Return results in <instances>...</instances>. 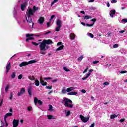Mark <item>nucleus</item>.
I'll return each mask as SVG.
<instances>
[{
	"label": "nucleus",
	"instance_id": "obj_1",
	"mask_svg": "<svg viewBox=\"0 0 127 127\" xmlns=\"http://www.w3.org/2000/svg\"><path fill=\"white\" fill-rule=\"evenodd\" d=\"M39 48H40V53L43 55H45L46 53L44 51H46L48 48H49V46H46L53 44V42L51 39H44L42 42L39 43Z\"/></svg>",
	"mask_w": 127,
	"mask_h": 127
},
{
	"label": "nucleus",
	"instance_id": "obj_2",
	"mask_svg": "<svg viewBox=\"0 0 127 127\" xmlns=\"http://www.w3.org/2000/svg\"><path fill=\"white\" fill-rule=\"evenodd\" d=\"M36 62H37V61L35 60H32L28 62H23L19 64V67H20V68L25 67V66H27V65H29V64H32Z\"/></svg>",
	"mask_w": 127,
	"mask_h": 127
},
{
	"label": "nucleus",
	"instance_id": "obj_3",
	"mask_svg": "<svg viewBox=\"0 0 127 127\" xmlns=\"http://www.w3.org/2000/svg\"><path fill=\"white\" fill-rule=\"evenodd\" d=\"M26 19L28 23H32L31 28H33V25H34V23L32 22V18H31V16L27 17V16H26Z\"/></svg>",
	"mask_w": 127,
	"mask_h": 127
},
{
	"label": "nucleus",
	"instance_id": "obj_4",
	"mask_svg": "<svg viewBox=\"0 0 127 127\" xmlns=\"http://www.w3.org/2000/svg\"><path fill=\"white\" fill-rule=\"evenodd\" d=\"M80 118L81 120V121L83 122V123H87V122L88 121V120H90V117H84V116L82 115H80Z\"/></svg>",
	"mask_w": 127,
	"mask_h": 127
},
{
	"label": "nucleus",
	"instance_id": "obj_5",
	"mask_svg": "<svg viewBox=\"0 0 127 127\" xmlns=\"http://www.w3.org/2000/svg\"><path fill=\"white\" fill-rule=\"evenodd\" d=\"M34 102L36 106V105H37V103L39 105H40V106H41L42 105V101L40 100H38V99H37V97H34Z\"/></svg>",
	"mask_w": 127,
	"mask_h": 127
},
{
	"label": "nucleus",
	"instance_id": "obj_6",
	"mask_svg": "<svg viewBox=\"0 0 127 127\" xmlns=\"http://www.w3.org/2000/svg\"><path fill=\"white\" fill-rule=\"evenodd\" d=\"M10 69H11V63H9L7 66H6V74L7 75L8 74V72L10 71Z\"/></svg>",
	"mask_w": 127,
	"mask_h": 127
},
{
	"label": "nucleus",
	"instance_id": "obj_7",
	"mask_svg": "<svg viewBox=\"0 0 127 127\" xmlns=\"http://www.w3.org/2000/svg\"><path fill=\"white\" fill-rule=\"evenodd\" d=\"M31 15H33V11L32 9H29L28 11L26 12V16L27 17H30Z\"/></svg>",
	"mask_w": 127,
	"mask_h": 127
},
{
	"label": "nucleus",
	"instance_id": "obj_8",
	"mask_svg": "<svg viewBox=\"0 0 127 127\" xmlns=\"http://www.w3.org/2000/svg\"><path fill=\"white\" fill-rule=\"evenodd\" d=\"M18 123H19V120L14 119L13 120V127H18Z\"/></svg>",
	"mask_w": 127,
	"mask_h": 127
},
{
	"label": "nucleus",
	"instance_id": "obj_9",
	"mask_svg": "<svg viewBox=\"0 0 127 127\" xmlns=\"http://www.w3.org/2000/svg\"><path fill=\"white\" fill-rule=\"evenodd\" d=\"M69 103L72 104V103H73V101H72L71 99L69 98H65L64 99V106H66V105H68Z\"/></svg>",
	"mask_w": 127,
	"mask_h": 127
},
{
	"label": "nucleus",
	"instance_id": "obj_10",
	"mask_svg": "<svg viewBox=\"0 0 127 127\" xmlns=\"http://www.w3.org/2000/svg\"><path fill=\"white\" fill-rule=\"evenodd\" d=\"M25 93V89L24 88H22L20 90V92H18L17 96L20 97L21 95H23Z\"/></svg>",
	"mask_w": 127,
	"mask_h": 127
},
{
	"label": "nucleus",
	"instance_id": "obj_11",
	"mask_svg": "<svg viewBox=\"0 0 127 127\" xmlns=\"http://www.w3.org/2000/svg\"><path fill=\"white\" fill-rule=\"evenodd\" d=\"M27 5V3L26 2H24L23 4H21V9L22 11H24L25 8H26V6Z\"/></svg>",
	"mask_w": 127,
	"mask_h": 127
},
{
	"label": "nucleus",
	"instance_id": "obj_12",
	"mask_svg": "<svg viewBox=\"0 0 127 127\" xmlns=\"http://www.w3.org/2000/svg\"><path fill=\"white\" fill-rule=\"evenodd\" d=\"M28 93L30 97H31L32 96V87L31 86H29L28 87Z\"/></svg>",
	"mask_w": 127,
	"mask_h": 127
},
{
	"label": "nucleus",
	"instance_id": "obj_13",
	"mask_svg": "<svg viewBox=\"0 0 127 127\" xmlns=\"http://www.w3.org/2000/svg\"><path fill=\"white\" fill-rule=\"evenodd\" d=\"M38 22L40 24H43V22H44V17H40L39 18Z\"/></svg>",
	"mask_w": 127,
	"mask_h": 127
},
{
	"label": "nucleus",
	"instance_id": "obj_14",
	"mask_svg": "<svg viewBox=\"0 0 127 127\" xmlns=\"http://www.w3.org/2000/svg\"><path fill=\"white\" fill-rule=\"evenodd\" d=\"M76 37V35H75V33H72L70 34V39L71 40H74Z\"/></svg>",
	"mask_w": 127,
	"mask_h": 127
},
{
	"label": "nucleus",
	"instance_id": "obj_15",
	"mask_svg": "<svg viewBox=\"0 0 127 127\" xmlns=\"http://www.w3.org/2000/svg\"><path fill=\"white\" fill-rule=\"evenodd\" d=\"M63 48H64V45H62L60 46L59 47H58V48H57L56 49V51H59L60 50H62V49H63Z\"/></svg>",
	"mask_w": 127,
	"mask_h": 127
},
{
	"label": "nucleus",
	"instance_id": "obj_16",
	"mask_svg": "<svg viewBox=\"0 0 127 127\" xmlns=\"http://www.w3.org/2000/svg\"><path fill=\"white\" fill-rule=\"evenodd\" d=\"M56 24L57 26H61V20L58 19L57 20Z\"/></svg>",
	"mask_w": 127,
	"mask_h": 127
},
{
	"label": "nucleus",
	"instance_id": "obj_17",
	"mask_svg": "<svg viewBox=\"0 0 127 127\" xmlns=\"http://www.w3.org/2000/svg\"><path fill=\"white\" fill-rule=\"evenodd\" d=\"M73 90H74V87H69L67 88L66 92H67L68 93H69V92H71V91H73Z\"/></svg>",
	"mask_w": 127,
	"mask_h": 127
},
{
	"label": "nucleus",
	"instance_id": "obj_18",
	"mask_svg": "<svg viewBox=\"0 0 127 127\" xmlns=\"http://www.w3.org/2000/svg\"><path fill=\"white\" fill-rule=\"evenodd\" d=\"M11 116H12V113L8 112L5 115L4 117L7 118V117H11Z\"/></svg>",
	"mask_w": 127,
	"mask_h": 127
},
{
	"label": "nucleus",
	"instance_id": "obj_19",
	"mask_svg": "<svg viewBox=\"0 0 127 127\" xmlns=\"http://www.w3.org/2000/svg\"><path fill=\"white\" fill-rule=\"evenodd\" d=\"M34 38L32 37H28V38H27L26 39V42H28V41H29V40H34Z\"/></svg>",
	"mask_w": 127,
	"mask_h": 127
},
{
	"label": "nucleus",
	"instance_id": "obj_20",
	"mask_svg": "<svg viewBox=\"0 0 127 127\" xmlns=\"http://www.w3.org/2000/svg\"><path fill=\"white\" fill-rule=\"evenodd\" d=\"M28 79L31 81H35V78H34V76H30L28 77Z\"/></svg>",
	"mask_w": 127,
	"mask_h": 127
},
{
	"label": "nucleus",
	"instance_id": "obj_21",
	"mask_svg": "<svg viewBox=\"0 0 127 127\" xmlns=\"http://www.w3.org/2000/svg\"><path fill=\"white\" fill-rule=\"evenodd\" d=\"M68 95H78V92H69L68 93Z\"/></svg>",
	"mask_w": 127,
	"mask_h": 127
},
{
	"label": "nucleus",
	"instance_id": "obj_22",
	"mask_svg": "<svg viewBox=\"0 0 127 127\" xmlns=\"http://www.w3.org/2000/svg\"><path fill=\"white\" fill-rule=\"evenodd\" d=\"M90 18H92V17L89 16L88 15H85L84 16L83 19H86L87 20L88 19H90Z\"/></svg>",
	"mask_w": 127,
	"mask_h": 127
},
{
	"label": "nucleus",
	"instance_id": "obj_23",
	"mask_svg": "<svg viewBox=\"0 0 127 127\" xmlns=\"http://www.w3.org/2000/svg\"><path fill=\"white\" fill-rule=\"evenodd\" d=\"M73 104H66V105H65V107H66L67 108H73Z\"/></svg>",
	"mask_w": 127,
	"mask_h": 127
},
{
	"label": "nucleus",
	"instance_id": "obj_24",
	"mask_svg": "<svg viewBox=\"0 0 127 127\" xmlns=\"http://www.w3.org/2000/svg\"><path fill=\"white\" fill-rule=\"evenodd\" d=\"M35 86H37V87H38L39 86V81L38 80L36 79L35 81Z\"/></svg>",
	"mask_w": 127,
	"mask_h": 127
},
{
	"label": "nucleus",
	"instance_id": "obj_25",
	"mask_svg": "<svg viewBox=\"0 0 127 127\" xmlns=\"http://www.w3.org/2000/svg\"><path fill=\"white\" fill-rule=\"evenodd\" d=\"M15 72H13L12 73V74L11 75V78H12V79H14V78H15V77H16V75H15Z\"/></svg>",
	"mask_w": 127,
	"mask_h": 127
},
{
	"label": "nucleus",
	"instance_id": "obj_26",
	"mask_svg": "<svg viewBox=\"0 0 127 127\" xmlns=\"http://www.w3.org/2000/svg\"><path fill=\"white\" fill-rule=\"evenodd\" d=\"M83 58H84V55H81L80 57L78 58L77 60L78 61H81V60H82Z\"/></svg>",
	"mask_w": 127,
	"mask_h": 127
},
{
	"label": "nucleus",
	"instance_id": "obj_27",
	"mask_svg": "<svg viewBox=\"0 0 127 127\" xmlns=\"http://www.w3.org/2000/svg\"><path fill=\"white\" fill-rule=\"evenodd\" d=\"M8 90H9V85H7L5 89V91L6 92H8Z\"/></svg>",
	"mask_w": 127,
	"mask_h": 127
},
{
	"label": "nucleus",
	"instance_id": "obj_28",
	"mask_svg": "<svg viewBox=\"0 0 127 127\" xmlns=\"http://www.w3.org/2000/svg\"><path fill=\"white\" fill-rule=\"evenodd\" d=\"M34 36V34H27L26 35V37H31V36Z\"/></svg>",
	"mask_w": 127,
	"mask_h": 127
},
{
	"label": "nucleus",
	"instance_id": "obj_29",
	"mask_svg": "<svg viewBox=\"0 0 127 127\" xmlns=\"http://www.w3.org/2000/svg\"><path fill=\"white\" fill-rule=\"evenodd\" d=\"M94 24H95V23L93 22L92 24H90L86 23V25H87V26H88V27H91V26H93Z\"/></svg>",
	"mask_w": 127,
	"mask_h": 127
},
{
	"label": "nucleus",
	"instance_id": "obj_30",
	"mask_svg": "<svg viewBox=\"0 0 127 127\" xmlns=\"http://www.w3.org/2000/svg\"><path fill=\"white\" fill-rule=\"evenodd\" d=\"M49 111H53V107H52V105L49 104Z\"/></svg>",
	"mask_w": 127,
	"mask_h": 127
},
{
	"label": "nucleus",
	"instance_id": "obj_31",
	"mask_svg": "<svg viewBox=\"0 0 127 127\" xmlns=\"http://www.w3.org/2000/svg\"><path fill=\"white\" fill-rule=\"evenodd\" d=\"M110 14H113V15H115V14H116V10H111L110 11Z\"/></svg>",
	"mask_w": 127,
	"mask_h": 127
},
{
	"label": "nucleus",
	"instance_id": "obj_32",
	"mask_svg": "<svg viewBox=\"0 0 127 127\" xmlns=\"http://www.w3.org/2000/svg\"><path fill=\"white\" fill-rule=\"evenodd\" d=\"M61 28V26H58L56 28V29H55L56 31H57V32L59 31V30H60V28Z\"/></svg>",
	"mask_w": 127,
	"mask_h": 127
},
{
	"label": "nucleus",
	"instance_id": "obj_33",
	"mask_svg": "<svg viewBox=\"0 0 127 127\" xmlns=\"http://www.w3.org/2000/svg\"><path fill=\"white\" fill-rule=\"evenodd\" d=\"M48 119L49 120H51V119H54V118H53V116H52V115H48Z\"/></svg>",
	"mask_w": 127,
	"mask_h": 127
},
{
	"label": "nucleus",
	"instance_id": "obj_34",
	"mask_svg": "<svg viewBox=\"0 0 127 127\" xmlns=\"http://www.w3.org/2000/svg\"><path fill=\"white\" fill-rule=\"evenodd\" d=\"M117 117V115L116 114L111 115L110 116L111 119H115V118Z\"/></svg>",
	"mask_w": 127,
	"mask_h": 127
},
{
	"label": "nucleus",
	"instance_id": "obj_35",
	"mask_svg": "<svg viewBox=\"0 0 127 127\" xmlns=\"http://www.w3.org/2000/svg\"><path fill=\"white\" fill-rule=\"evenodd\" d=\"M38 10V7H36L35 6H34L33 7V11H36V10Z\"/></svg>",
	"mask_w": 127,
	"mask_h": 127
},
{
	"label": "nucleus",
	"instance_id": "obj_36",
	"mask_svg": "<svg viewBox=\"0 0 127 127\" xmlns=\"http://www.w3.org/2000/svg\"><path fill=\"white\" fill-rule=\"evenodd\" d=\"M58 1V0H54V1L52 2L51 6H52L54 4V3H56Z\"/></svg>",
	"mask_w": 127,
	"mask_h": 127
},
{
	"label": "nucleus",
	"instance_id": "obj_37",
	"mask_svg": "<svg viewBox=\"0 0 127 127\" xmlns=\"http://www.w3.org/2000/svg\"><path fill=\"white\" fill-rule=\"evenodd\" d=\"M64 71H65V72H70V69H68V68H67L66 67H64Z\"/></svg>",
	"mask_w": 127,
	"mask_h": 127
},
{
	"label": "nucleus",
	"instance_id": "obj_38",
	"mask_svg": "<svg viewBox=\"0 0 127 127\" xmlns=\"http://www.w3.org/2000/svg\"><path fill=\"white\" fill-rule=\"evenodd\" d=\"M32 44H33V45H35V46H38L39 44L36 43V42H31Z\"/></svg>",
	"mask_w": 127,
	"mask_h": 127
},
{
	"label": "nucleus",
	"instance_id": "obj_39",
	"mask_svg": "<svg viewBox=\"0 0 127 127\" xmlns=\"http://www.w3.org/2000/svg\"><path fill=\"white\" fill-rule=\"evenodd\" d=\"M71 114V111L70 110H68L66 113V117H69Z\"/></svg>",
	"mask_w": 127,
	"mask_h": 127
},
{
	"label": "nucleus",
	"instance_id": "obj_40",
	"mask_svg": "<svg viewBox=\"0 0 127 127\" xmlns=\"http://www.w3.org/2000/svg\"><path fill=\"white\" fill-rule=\"evenodd\" d=\"M23 76L22 75V74L19 75V76L18 77V80H21V79L23 78Z\"/></svg>",
	"mask_w": 127,
	"mask_h": 127
},
{
	"label": "nucleus",
	"instance_id": "obj_41",
	"mask_svg": "<svg viewBox=\"0 0 127 127\" xmlns=\"http://www.w3.org/2000/svg\"><path fill=\"white\" fill-rule=\"evenodd\" d=\"M40 82L41 84L44 82V80H43L42 77L40 78Z\"/></svg>",
	"mask_w": 127,
	"mask_h": 127
},
{
	"label": "nucleus",
	"instance_id": "obj_42",
	"mask_svg": "<svg viewBox=\"0 0 127 127\" xmlns=\"http://www.w3.org/2000/svg\"><path fill=\"white\" fill-rule=\"evenodd\" d=\"M0 106L1 107L2 106V104H3V99H0Z\"/></svg>",
	"mask_w": 127,
	"mask_h": 127
},
{
	"label": "nucleus",
	"instance_id": "obj_43",
	"mask_svg": "<svg viewBox=\"0 0 127 127\" xmlns=\"http://www.w3.org/2000/svg\"><path fill=\"white\" fill-rule=\"evenodd\" d=\"M88 36L91 38H94V35L91 33H88Z\"/></svg>",
	"mask_w": 127,
	"mask_h": 127
},
{
	"label": "nucleus",
	"instance_id": "obj_44",
	"mask_svg": "<svg viewBox=\"0 0 127 127\" xmlns=\"http://www.w3.org/2000/svg\"><path fill=\"white\" fill-rule=\"evenodd\" d=\"M27 110L29 111V112H30V111H32V107L31 106H28Z\"/></svg>",
	"mask_w": 127,
	"mask_h": 127
},
{
	"label": "nucleus",
	"instance_id": "obj_45",
	"mask_svg": "<svg viewBox=\"0 0 127 127\" xmlns=\"http://www.w3.org/2000/svg\"><path fill=\"white\" fill-rule=\"evenodd\" d=\"M113 48H117V47H119V44H115L113 46Z\"/></svg>",
	"mask_w": 127,
	"mask_h": 127
},
{
	"label": "nucleus",
	"instance_id": "obj_46",
	"mask_svg": "<svg viewBox=\"0 0 127 127\" xmlns=\"http://www.w3.org/2000/svg\"><path fill=\"white\" fill-rule=\"evenodd\" d=\"M46 89H47L48 90H51L52 89V86H47L46 87Z\"/></svg>",
	"mask_w": 127,
	"mask_h": 127
},
{
	"label": "nucleus",
	"instance_id": "obj_47",
	"mask_svg": "<svg viewBox=\"0 0 127 127\" xmlns=\"http://www.w3.org/2000/svg\"><path fill=\"white\" fill-rule=\"evenodd\" d=\"M52 78L51 77H44V80H52Z\"/></svg>",
	"mask_w": 127,
	"mask_h": 127
},
{
	"label": "nucleus",
	"instance_id": "obj_48",
	"mask_svg": "<svg viewBox=\"0 0 127 127\" xmlns=\"http://www.w3.org/2000/svg\"><path fill=\"white\" fill-rule=\"evenodd\" d=\"M110 83H109V82H105L103 83V85H104L105 86H108L109 85Z\"/></svg>",
	"mask_w": 127,
	"mask_h": 127
},
{
	"label": "nucleus",
	"instance_id": "obj_49",
	"mask_svg": "<svg viewBox=\"0 0 127 127\" xmlns=\"http://www.w3.org/2000/svg\"><path fill=\"white\" fill-rule=\"evenodd\" d=\"M121 21H123L125 23H126V22H127V19H123L122 20H121Z\"/></svg>",
	"mask_w": 127,
	"mask_h": 127
},
{
	"label": "nucleus",
	"instance_id": "obj_50",
	"mask_svg": "<svg viewBox=\"0 0 127 127\" xmlns=\"http://www.w3.org/2000/svg\"><path fill=\"white\" fill-rule=\"evenodd\" d=\"M89 69V67L87 66L86 69H85V70L83 72V74H85V73H87L88 72V69Z\"/></svg>",
	"mask_w": 127,
	"mask_h": 127
},
{
	"label": "nucleus",
	"instance_id": "obj_51",
	"mask_svg": "<svg viewBox=\"0 0 127 127\" xmlns=\"http://www.w3.org/2000/svg\"><path fill=\"white\" fill-rule=\"evenodd\" d=\"M49 33H51V31H48V32H46L45 33H44L43 35H47V34H49Z\"/></svg>",
	"mask_w": 127,
	"mask_h": 127
},
{
	"label": "nucleus",
	"instance_id": "obj_52",
	"mask_svg": "<svg viewBox=\"0 0 127 127\" xmlns=\"http://www.w3.org/2000/svg\"><path fill=\"white\" fill-rule=\"evenodd\" d=\"M49 33H51V31H48V32H46L45 33H44L43 35H47V34H49Z\"/></svg>",
	"mask_w": 127,
	"mask_h": 127
},
{
	"label": "nucleus",
	"instance_id": "obj_53",
	"mask_svg": "<svg viewBox=\"0 0 127 127\" xmlns=\"http://www.w3.org/2000/svg\"><path fill=\"white\" fill-rule=\"evenodd\" d=\"M119 122L120 123H124L125 122V119L123 118L120 120Z\"/></svg>",
	"mask_w": 127,
	"mask_h": 127
},
{
	"label": "nucleus",
	"instance_id": "obj_54",
	"mask_svg": "<svg viewBox=\"0 0 127 127\" xmlns=\"http://www.w3.org/2000/svg\"><path fill=\"white\" fill-rule=\"evenodd\" d=\"M62 94H66V90L65 89H63L62 90Z\"/></svg>",
	"mask_w": 127,
	"mask_h": 127
},
{
	"label": "nucleus",
	"instance_id": "obj_55",
	"mask_svg": "<svg viewBox=\"0 0 127 127\" xmlns=\"http://www.w3.org/2000/svg\"><path fill=\"white\" fill-rule=\"evenodd\" d=\"M93 64H97L99 63V61H94L92 62Z\"/></svg>",
	"mask_w": 127,
	"mask_h": 127
},
{
	"label": "nucleus",
	"instance_id": "obj_56",
	"mask_svg": "<svg viewBox=\"0 0 127 127\" xmlns=\"http://www.w3.org/2000/svg\"><path fill=\"white\" fill-rule=\"evenodd\" d=\"M62 44V42H59L57 43V46H59V45H61Z\"/></svg>",
	"mask_w": 127,
	"mask_h": 127
},
{
	"label": "nucleus",
	"instance_id": "obj_57",
	"mask_svg": "<svg viewBox=\"0 0 127 127\" xmlns=\"http://www.w3.org/2000/svg\"><path fill=\"white\" fill-rule=\"evenodd\" d=\"M126 73H127V71H126V70L122 71L120 72L121 74H126Z\"/></svg>",
	"mask_w": 127,
	"mask_h": 127
},
{
	"label": "nucleus",
	"instance_id": "obj_58",
	"mask_svg": "<svg viewBox=\"0 0 127 127\" xmlns=\"http://www.w3.org/2000/svg\"><path fill=\"white\" fill-rule=\"evenodd\" d=\"M58 80L57 79H55L52 81V83H56V82H57Z\"/></svg>",
	"mask_w": 127,
	"mask_h": 127
},
{
	"label": "nucleus",
	"instance_id": "obj_59",
	"mask_svg": "<svg viewBox=\"0 0 127 127\" xmlns=\"http://www.w3.org/2000/svg\"><path fill=\"white\" fill-rule=\"evenodd\" d=\"M90 76H91V73H88L86 75V76H85V77L86 78V79H87V78H89V77H90Z\"/></svg>",
	"mask_w": 127,
	"mask_h": 127
},
{
	"label": "nucleus",
	"instance_id": "obj_60",
	"mask_svg": "<svg viewBox=\"0 0 127 127\" xmlns=\"http://www.w3.org/2000/svg\"><path fill=\"white\" fill-rule=\"evenodd\" d=\"M111 3H117V0H113L111 1Z\"/></svg>",
	"mask_w": 127,
	"mask_h": 127
},
{
	"label": "nucleus",
	"instance_id": "obj_61",
	"mask_svg": "<svg viewBox=\"0 0 127 127\" xmlns=\"http://www.w3.org/2000/svg\"><path fill=\"white\" fill-rule=\"evenodd\" d=\"M46 85H47V82H46L42 83V86H46Z\"/></svg>",
	"mask_w": 127,
	"mask_h": 127
},
{
	"label": "nucleus",
	"instance_id": "obj_62",
	"mask_svg": "<svg viewBox=\"0 0 127 127\" xmlns=\"http://www.w3.org/2000/svg\"><path fill=\"white\" fill-rule=\"evenodd\" d=\"M91 21H93V22H96L97 21V19L94 18L91 19Z\"/></svg>",
	"mask_w": 127,
	"mask_h": 127
},
{
	"label": "nucleus",
	"instance_id": "obj_63",
	"mask_svg": "<svg viewBox=\"0 0 127 127\" xmlns=\"http://www.w3.org/2000/svg\"><path fill=\"white\" fill-rule=\"evenodd\" d=\"M81 93H83L84 94H85L86 90H85V89L81 90Z\"/></svg>",
	"mask_w": 127,
	"mask_h": 127
},
{
	"label": "nucleus",
	"instance_id": "obj_64",
	"mask_svg": "<svg viewBox=\"0 0 127 127\" xmlns=\"http://www.w3.org/2000/svg\"><path fill=\"white\" fill-rule=\"evenodd\" d=\"M95 127V123L92 124L90 125V127Z\"/></svg>",
	"mask_w": 127,
	"mask_h": 127
}]
</instances>
